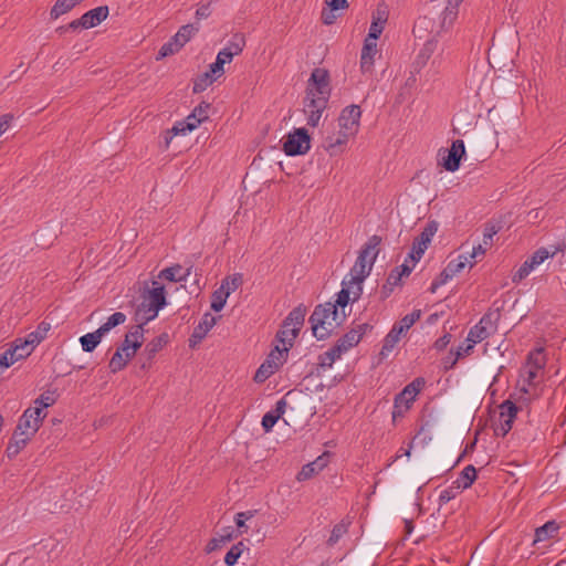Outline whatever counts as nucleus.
Wrapping results in <instances>:
<instances>
[{
	"instance_id": "nucleus-1",
	"label": "nucleus",
	"mask_w": 566,
	"mask_h": 566,
	"mask_svg": "<svg viewBox=\"0 0 566 566\" xmlns=\"http://www.w3.org/2000/svg\"><path fill=\"white\" fill-rule=\"evenodd\" d=\"M329 74L324 69L313 70L308 80L306 96L304 98V114L307 124L316 127L322 118L323 112L329 98Z\"/></svg>"
},
{
	"instance_id": "nucleus-2",
	"label": "nucleus",
	"mask_w": 566,
	"mask_h": 566,
	"mask_svg": "<svg viewBox=\"0 0 566 566\" xmlns=\"http://www.w3.org/2000/svg\"><path fill=\"white\" fill-rule=\"evenodd\" d=\"M348 313L338 310L332 302L319 304L310 316L313 335L317 339H326L346 319Z\"/></svg>"
},
{
	"instance_id": "nucleus-3",
	"label": "nucleus",
	"mask_w": 566,
	"mask_h": 566,
	"mask_svg": "<svg viewBox=\"0 0 566 566\" xmlns=\"http://www.w3.org/2000/svg\"><path fill=\"white\" fill-rule=\"evenodd\" d=\"M380 243V237L371 235L361 247L353 268L345 276V279L355 284H358L359 286H363L365 279L370 274L374 263L378 256V247Z\"/></svg>"
},
{
	"instance_id": "nucleus-4",
	"label": "nucleus",
	"mask_w": 566,
	"mask_h": 566,
	"mask_svg": "<svg viewBox=\"0 0 566 566\" xmlns=\"http://www.w3.org/2000/svg\"><path fill=\"white\" fill-rule=\"evenodd\" d=\"M306 308L302 305L293 308L283 321L281 328L276 333V345L290 350L293 347L295 338L304 324Z\"/></svg>"
},
{
	"instance_id": "nucleus-5",
	"label": "nucleus",
	"mask_w": 566,
	"mask_h": 566,
	"mask_svg": "<svg viewBox=\"0 0 566 566\" xmlns=\"http://www.w3.org/2000/svg\"><path fill=\"white\" fill-rule=\"evenodd\" d=\"M211 105L207 102H201L193 111L180 122H177L171 129L165 133V147L168 148L171 139L177 135H186L199 127L201 123L209 118V111Z\"/></svg>"
},
{
	"instance_id": "nucleus-6",
	"label": "nucleus",
	"mask_w": 566,
	"mask_h": 566,
	"mask_svg": "<svg viewBox=\"0 0 566 566\" xmlns=\"http://www.w3.org/2000/svg\"><path fill=\"white\" fill-rule=\"evenodd\" d=\"M545 366V357L541 349L532 352L525 366L521 369L518 387L524 394L528 392V388L538 384Z\"/></svg>"
},
{
	"instance_id": "nucleus-7",
	"label": "nucleus",
	"mask_w": 566,
	"mask_h": 566,
	"mask_svg": "<svg viewBox=\"0 0 566 566\" xmlns=\"http://www.w3.org/2000/svg\"><path fill=\"white\" fill-rule=\"evenodd\" d=\"M424 379L418 377L408 384L398 395H396L391 412L394 421L403 417L406 412L411 408L417 396L424 387Z\"/></svg>"
},
{
	"instance_id": "nucleus-8",
	"label": "nucleus",
	"mask_w": 566,
	"mask_h": 566,
	"mask_svg": "<svg viewBox=\"0 0 566 566\" xmlns=\"http://www.w3.org/2000/svg\"><path fill=\"white\" fill-rule=\"evenodd\" d=\"M421 317V311L415 310L410 314L403 316L400 321L394 324L390 332L386 335L382 344L380 354L387 356L396 345L399 343L402 336L411 328V326L419 321Z\"/></svg>"
},
{
	"instance_id": "nucleus-9",
	"label": "nucleus",
	"mask_w": 566,
	"mask_h": 566,
	"mask_svg": "<svg viewBox=\"0 0 566 566\" xmlns=\"http://www.w3.org/2000/svg\"><path fill=\"white\" fill-rule=\"evenodd\" d=\"M500 312L489 311L486 312L478 324H475L468 333L467 342H471L473 344H478L492 334H494L497 329V323L500 321Z\"/></svg>"
},
{
	"instance_id": "nucleus-10",
	"label": "nucleus",
	"mask_w": 566,
	"mask_h": 566,
	"mask_svg": "<svg viewBox=\"0 0 566 566\" xmlns=\"http://www.w3.org/2000/svg\"><path fill=\"white\" fill-rule=\"evenodd\" d=\"M287 348L275 345L274 349L268 355L266 359L261 364L254 375L255 382H264L286 361Z\"/></svg>"
},
{
	"instance_id": "nucleus-11",
	"label": "nucleus",
	"mask_w": 566,
	"mask_h": 566,
	"mask_svg": "<svg viewBox=\"0 0 566 566\" xmlns=\"http://www.w3.org/2000/svg\"><path fill=\"white\" fill-rule=\"evenodd\" d=\"M311 148V137L305 128H295L289 133L283 144L287 156L305 155Z\"/></svg>"
},
{
	"instance_id": "nucleus-12",
	"label": "nucleus",
	"mask_w": 566,
	"mask_h": 566,
	"mask_svg": "<svg viewBox=\"0 0 566 566\" xmlns=\"http://www.w3.org/2000/svg\"><path fill=\"white\" fill-rule=\"evenodd\" d=\"M45 417L46 413L41 415V408L25 409L15 428L18 434L33 437Z\"/></svg>"
},
{
	"instance_id": "nucleus-13",
	"label": "nucleus",
	"mask_w": 566,
	"mask_h": 566,
	"mask_svg": "<svg viewBox=\"0 0 566 566\" xmlns=\"http://www.w3.org/2000/svg\"><path fill=\"white\" fill-rule=\"evenodd\" d=\"M361 111L358 105H349L345 107L337 119L338 129L347 133L352 137H355L360 126Z\"/></svg>"
},
{
	"instance_id": "nucleus-14",
	"label": "nucleus",
	"mask_w": 566,
	"mask_h": 566,
	"mask_svg": "<svg viewBox=\"0 0 566 566\" xmlns=\"http://www.w3.org/2000/svg\"><path fill=\"white\" fill-rule=\"evenodd\" d=\"M499 416L494 422V431L497 436H506L512 429L517 415V407L511 400L503 401L499 407Z\"/></svg>"
},
{
	"instance_id": "nucleus-15",
	"label": "nucleus",
	"mask_w": 566,
	"mask_h": 566,
	"mask_svg": "<svg viewBox=\"0 0 566 566\" xmlns=\"http://www.w3.org/2000/svg\"><path fill=\"white\" fill-rule=\"evenodd\" d=\"M464 155L465 146L462 139L453 140L449 149L439 150L442 167L451 172H454L459 169L460 161Z\"/></svg>"
},
{
	"instance_id": "nucleus-16",
	"label": "nucleus",
	"mask_w": 566,
	"mask_h": 566,
	"mask_svg": "<svg viewBox=\"0 0 566 566\" xmlns=\"http://www.w3.org/2000/svg\"><path fill=\"white\" fill-rule=\"evenodd\" d=\"M462 1L463 0H448L443 10L439 14L438 25L432 24L430 33L439 34L451 29L458 18L459 6Z\"/></svg>"
},
{
	"instance_id": "nucleus-17",
	"label": "nucleus",
	"mask_w": 566,
	"mask_h": 566,
	"mask_svg": "<svg viewBox=\"0 0 566 566\" xmlns=\"http://www.w3.org/2000/svg\"><path fill=\"white\" fill-rule=\"evenodd\" d=\"M363 286H359L344 277L342 282V290L337 293V298L333 305H337L338 310L346 312L347 305L359 300Z\"/></svg>"
},
{
	"instance_id": "nucleus-18",
	"label": "nucleus",
	"mask_w": 566,
	"mask_h": 566,
	"mask_svg": "<svg viewBox=\"0 0 566 566\" xmlns=\"http://www.w3.org/2000/svg\"><path fill=\"white\" fill-rule=\"evenodd\" d=\"M350 138L353 137L347 135V133H344L340 129H333L326 133L323 140V147L331 156H336L344 151L345 146Z\"/></svg>"
},
{
	"instance_id": "nucleus-19",
	"label": "nucleus",
	"mask_w": 566,
	"mask_h": 566,
	"mask_svg": "<svg viewBox=\"0 0 566 566\" xmlns=\"http://www.w3.org/2000/svg\"><path fill=\"white\" fill-rule=\"evenodd\" d=\"M378 54L377 42L364 41L360 52V71L364 75H373L374 64Z\"/></svg>"
},
{
	"instance_id": "nucleus-20",
	"label": "nucleus",
	"mask_w": 566,
	"mask_h": 566,
	"mask_svg": "<svg viewBox=\"0 0 566 566\" xmlns=\"http://www.w3.org/2000/svg\"><path fill=\"white\" fill-rule=\"evenodd\" d=\"M387 19L388 14L386 9L378 7L377 10L373 13V21L365 41L377 42L378 38L384 31Z\"/></svg>"
},
{
	"instance_id": "nucleus-21",
	"label": "nucleus",
	"mask_w": 566,
	"mask_h": 566,
	"mask_svg": "<svg viewBox=\"0 0 566 566\" xmlns=\"http://www.w3.org/2000/svg\"><path fill=\"white\" fill-rule=\"evenodd\" d=\"M367 324L357 325L355 328H352L348 333H346L338 342L335 344L343 353L348 352L350 348L356 346L363 335L367 329Z\"/></svg>"
},
{
	"instance_id": "nucleus-22",
	"label": "nucleus",
	"mask_w": 566,
	"mask_h": 566,
	"mask_svg": "<svg viewBox=\"0 0 566 566\" xmlns=\"http://www.w3.org/2000/svg\"><path fill=\"white\" fill-rule=\"evenodd\" d=\"M216 317L209 313H206L200 323L195 327L190 338L189 346L195 347L200 343L209 333V331L216 325Z\"/></svg>"
},
{
	"instance_id": "nucleus-23",
	"label": "nucleus",
	"mask_w": 566,
	"mask_h": 566,
	"mask_svg": "<svg viewBox=\"0 0 566 566\" xmlns=\"http://www.w3.org/2000/svg\"><path fill=\"white\" fill-rule=\"evenodd\" d=\"M143 302L148 306L161 310L166 305L165 287L154 281L153 287L144 294Z\"/></svg>"
},
{
	"instance_id": "nucleus-24",
	"label": "nucleus",
	"mask_w": 566,
	"mask_h": 566,
	"mask_svg": "<svg viewBox=\"0 0 566 566\" xmlns=\"http://www.w3.org/2000/svg\"><path fill=\"white\" fill-rule=\"evenodd\" d=\"M108 17V7L101 6L85 12L83 18V29H90L98 25Z\"/></svg>"
},
{
	"instance_id": "nucleus-25",
	"label": "nucleus",
	"mask_w": 566,
	"mask_h": 566,
	"mask_svg": "<svg viewBox=\"0 0 566 566\" xmlns=\"http://www.w3.org/2000/svg\"><path fill=\"white\" fill-rule=\"evenodd\" d=\"M189 275L190 269H187L185 271L180 264H175L172 266L161 270L158 274V277L169 282L178 283L186 281Z\"/></svg>"
},
{
	"instance_id": "nucleus-26",
	"label": "nucleus",
	"mask_w": 566,
	"mask_h": 566,
	"mask_svg": "<svg viewBox=\"0 0 566 566\" xmlns=\"http://www.w3.org/2000/svg\"><path fill=\"white\" fill-rule=\"evenodd\" d=\"M286 401L284 399H280L276 402L275 409L266 412L262 418V427L265 432H269L272 430V428L275 426L277 420L283 416L285 412Z\"/></svg>"
},
{
	"instance_id": "nucleus-27",
	"label": "nucleus",
	"mask_w": 566,
	"mask_h": 566,
	"mask_svg": "<svg viewBox=\"0 0 566 566\" xmlns=\"http://www.w3.org/2000/svg\"><path fill=\"white\" fill-rule=\"evenodd\" d=\"M327 465V459L322 455L318 457L315 461L307 463L302 468V470L297 473L296 479L298 481H305L321 472Z\"/></svg>"
},
{
	"instance_id": "nucleus-28",
	"label": "nucleus",
	"mask_w": 566,
	"mask_h": 566,
	"mask_svg": "<svg viewBox=\"0 0 566 566\" xmlns=\"http://www.w3.org/2000/svg\"><path fill=\"white\" fill-rule=\"evenodd\" d=\"M437 49H438V40L436 36H432L429 40H427L416 57V62H415L416 65L418 67L426 66L428 61L431 59L433 53L437 51Z\"/></svg>"
},
{
	"instance_id": "nucleus-29",
	"label": "nucleus",
	"mask_w": 566,
	"mask_h": 566,
	"mask_svg": "<svg viewBox=\"0 0 566 566\" xmlns=\"http://www.w3.org/2000/svg\"><path fill=\"white\" fill-rule=\"evenodd\" d=\"M144 343V327L140 325L134 326L126 335L125 339L119 347L139 349Z\"/></svg>"
},
{
	"instance_id": "nucleus-30",
	"label": "nucleus",
	"mask_w": 566,
	"mask_h": 566,
	"mask_svg": "<svg viewBox=\"0 0 566 566\" xmlns=\"http://www.w3.org/2000/svg\"><path fill=\"white\" fill-rule=\"evenodd\" d=\"M158 312L159 310L148 306L147 303L142 302L136 310L135 321L138 323L137 325L143 327L145 324L154 319L158 315Z\"/></svg>"
},
{
	"instance_id": "nucleus-31",
	"label": "nucleus",
	"mask_w": 566,
	"mask_h": 566,
	"mask_svg": "<svg viewBox=\"0 0 566 566\" xmlns=\"http://www.w3.org/2000/svg\"><path fill=\"white\" fill-rule=\"evenodd\" d=\"M31 438L32 437L30 436H20L18 434V430H14L13 436L6 450L8 457H15L27 446Z\"/></svg>"
},
{
	"instance_id": "nucleus-32",
	"label": "nucleus",
	"mask_w": 566,
	"mask_h": 566,
	"mask_svg": "<svg viewBox=\"0 0 566 566\" xmlns=\"http://www.w3.org/2000/svg\"><path fill=\"white\" fill-rule=\"evenodd\" d=\"M558 524L554 521H548L543 526L536 528L534 543L544 542L553 538L558 532Z\"/></svg>"
},
{
	"instance_id": "nucleus-33",
	"label": "nucleus",
	"mask_w": 566,
	"mask_h": 566,
	"mask_svg": "<svg viewBox=\"0 0 566 566\" xmlns=\"http://www.w3.org/2000/svg\"><path fill=\"white\" fill-rule=\"evenodd\" d=\"M199 31V25L185 24L178 32L172 36L175 42L182 48L190 39Z\"/></svg>"
},
{
	"instance_id": "nucleus-34",
	"label": "nucleus",
	"mask_w": 566,
	"mask_h": 566,
	"mask_svg": "<svg viewBox=\"0 0 566 566\" xmlns=\"http://www.w3.org/2000/svg\"><path fill=\"white\" fill-rule=\"evenodd\" d=\"M476 479V470L473 465H467L462 472L460 473L459 478L453 482L459 489H468L472 485V483Z\"/></svg>"
},
{
	"instance_id": "nucleus-35",
	"label": "nucleus",
	"mask_w": 566,
	"mask_h": 566,
	"mask_svg": "<svg viewBox=\"0 0 566 566\" xmlns=\"http://www.w3.org/2000/svg\"><path fill=\"white\" fill-rule=\"evenodd\" d=\"M343 354L344 353L339 349V347L334 345L327 352L318 356V365L324 369L331 368L333 364L342 357Z\"/></svg>"
},
{
	"instance_id": "nucleus-36",
	"label": "nucleus",
	"mask_w": 566,
	"mask_h": 566,
	"mask_svg": "<svg viewBox=\"0 0 566 566\" xmlns=\"http://www.w3.org/2000/svg\"><path fill=\"white\" fill-rule=\"evenodd\" d=\"M104 336L101 334L98 329L94 331L93 333H87L80 337V343L82 346V349L84 352L91 353L93 352L97 345L101 343L102 338Z\"/></svg>"
},
{
	"instance_id": "nucleus-37",
	"label": "nucleus",
	"mask_w": 566,
	"mask_h": 566,
	"mask_svg": "<svg viewBox=\"0 0 566 566\" xmlns=\"http://www.w3.org/2000/svg\"><path fill=\"white\" fill-rule=\"evenodd\" d=\"M168 336L163 334L154 339H151L144 348V355L147 356V359H153L156 354L163 349V347L167 344Z\"/></svg>"
},
{
	"instance_id": "nucleus-38",
	"label": "nucleus",
	"mask_w": 566,
	"mask_h": 566,
	"mask_svg": "<svg viewBox=\"0 0 566 566\" xmlns=\"http://www.w3.org/2000/svg\"><path fill=\"white\" fill-rule=\"evenodd\" d=\"M49 331V325L41 323L34 332H31L23 339L33 350L36 345H39L46 335Z\"/></svg>"
},
{
	"instance_id": "nucleus-39",
	"label": "nucleus",
	"mask_w": 566,
	"mask_h": 566,
	"mask_svg": "<svg viewBox=\"0 0 566 566\" xmlns=\"http://www.w3.org/2000/svg\"><path fill=\"white\" fill-rule=\"evenodd\" d=\"M126 321V315L122 312H116L112 314L105 323H103L97 329L101 332L103 336L111 332L114 327L124 324Z\"/></svg>"
},
{
	"instance_id": "nucleus-40",
	"label": "nucleus",
	"mask_w": 566,
	"mask_h": 566,
	"mask_svg": "<svg viewBox=\"0 0 566 566\" xmlns=\"http://www.w3.org/2000/svg\"><path fill=\"white\" fill-rule=\"evenodd\" d=\"M245 46V39L242 34H234L231 40L227 43V45L223 48V50L231 53V55L234 57L242 53L243 49Z\"/></svg>"
},
{
	"instance_id": "nucleus-41",
	"label": "nucleus",
	"mask_w": 566,
	"mask_h": 566,
	"mask_svg": "<svg viewBox=\"0 0 566 566\" xmlns=\"http://www.w3.org/2000/svg\"><path fill=\"white\" fill-rule=\"evenodd\" d=\"M214 81H217L216 76L211 75L209 71H206L193 81V93L206 91Z\"/></svg>"
},
{
	"instance_id": "nucleus-42",
	"label": "nucleus",
	"mask_w": 566,
	"mask_h": 566,
	"mask_svg": "<svg viewBox=\"0 0 566 566\" xmlns=\"http://www.w3.org/2000/svg\"><path fill=\"white\" fill-rule=\"evenodd\" d=\"M15 361L24 359L31 355L33 349L24 342L19 339L12 348L8 349Z\"/></svg>"
},
{
	"instance_id": "nucleus-43",
	"label": "nucleus",
	"mask_w": 566,
	"mask_h": 566,
	"mask_svg": "<svg viewBox=\"0 0 566 566\" xmlns=\"http://www.w3.org/2000/svg\"><path fill=\"white\" fill-rule=\"evenodd\" d=\"M242 284V274L234 273L222 280L220 287L227 292L228 295L233 293Z\"/></svg>"
},
{
	"instance_id": "nucleus-44",
	"label": "nucleus",
	"mask_w": 566,
	"mask_h": 566,
	"mask_svg": "<svg viewBox=\"0 0 566 566\" xmlns=\"http://www.w3.org/2000/svg\"><path fill=\"white\" fill-rule=\"evenodd\" d=\"M74 8V2H71L70 0H56L54 6L52 7L50 11V15L52 19H57L61 15L67 13Z\"/></svg>"
},
{
	"instance_id": "nucleus-45",
	"label": "nucleus",
	"mask_w": 566,
	"mask_h": 566,
	"mask_svg": "<svg viewBox=\"0 0 566 566\" xmlns=\"http://www.w3.org/2000/svg\"><path fill=\"white\" fill-rule=\"evenodd\" d=\"M229 296L230 295H228L221 287L216 290L212 294L211 308L214 312H220L224 307Z\"/></svg>"
},
{
	"instance_id": "nucleus-46",
	"label": "nucleus",
	"mask_w": 566,
	"mask_h": 566,
	"mask_svg": "<svg viewBox=\"0 0 566 566\" xmlns=\"http://www.w3.org/2000/svg\"><path fill=\"white\" fill-rule=\"evenodd\" d=\"M128 361L129 360H127V358H125V356L119 350L116 349V352L114 353L109 360L108 367L112 373H117L124 369Z\"/></svg>"
},
{
	"instance_id": "nucleus-47",
	"label": "nucleus",
	"mask_w": 566,
	"mask_h": 566,
	"mask_svg": "<svg viewBox=\"0 0 566 566\" xmlns=\"http://www.w3.org/2000/svg\"><path fill=\"white\" fill-rule=\"evenodd\" d=\"M459 492H460V489L455 484H452L451 486L442 490L440 492L439 499H438L439 506H442V505L447 504L448 502H450L451 500H453L459 494Z\"/></svg>"
},
{
	"instance_id": "nucleus-48",
	"label": "nucleus",
	"mask_w": 566,
	"mask_h": 566,
	"mask_svg": "<svg viewBox=\"0 0 566 566\" xmlns=\"http://www.w3.org/2000/svg\"><path fill=\"white\" fill-rule=\"evenodd\" d=\"M242 552H243V544L242 543H238V544L233 545L230 548V551L226 554L224 563L228 566L235 565V563L238 562V559L241 556Z\"/></svg>"
},
{
	"instance_id": "nucleus-49",
	"label": "nucleus",
	"mask_w": 566,
	"mask_h": 566,
	"mask_svg": "<svg viewBox=\"0 0 566 566\" xmlns=\"http://www.w3.org/2000/svg\"><path fill=\"white\" fill-rule=\"evenodd\" d=\"M438 230L436 222L428 223L424 229L421 231V233L416 238L420 242H424L429 245L432 238L434 237L436 232Z\"/></svg>"
},
{
	"instance_id": "nucleus-50",
	"label": "nucleus",
	"mask_w": 566,
	"mask_h": 566,
	"mask_svg": "<svg viewBox=\"0 0 566 566\" xmlns=\"http://www.w3.org/2000/svg\"><path fill=\"white\" fill-rule=\"evenodd\" d=\"M535 269V266H533V264H531L528 262V260H526L521 266L520 269L513 274V282L517 283V282H521L522 280H524L526 276L530 275V273Z\"/></svg>"
},
{
	"instance_id": "nucleus-51",
	"label": "nucleus",
	"mask_w": 566,
	"mask_h": 566,
	"mask_svg": "<svg viewBox=\"0 0 566 566\" xmlns=\"http://www.w3.org/2000/svg\"><path fill=\"white\" fill-rule=\"evenodd\" d=\"M552 254L548 252L547 249L541 248L536 250L531 258H528V262L533 264V266H538L542 264L545 260H547Z\"/></svg>"
},
{
	"instance_id": "nucleus-52",
	"label": "nucleus",
	"mask_w": 566,
	"mask_h": 566,
	"mask_svg": "<svg viewBox=\"0 0 566 566\" xmlns=\"http://www.w3.org/2000/svg\"><path fill=\"white\" fill-rule=\"evenodd\" d=\"M454 275L449 272L447 268L440 273L439 277H437L430 286V292L436 293V291L444 285L449 280H451Z\"/></svg>"
},
{
	"instance_id": "nucleus-53",
	"label": "nucleus",
	"mask_w": 566,
	"mask_h": 566,
	"mask_svg": "<svg viewBox=\"0 0 566 566\" xmlns=\"http://www.w3.org/2000/svg\"><path fill=\"white\" fill-rule=\"evenodd\" d=\"M181 48L175 42V40L171 38L167 43H165L159 52H158V57L161 59V57H166V56H169V55H172L175 53H177Z\"/></svg>"
},
{
	"instance_id": "nucleus-54",
	"label": "nucleus",
	"mask_w": 566,
	"mask_h": 566,
	"mask_svg": "<svg viewBox=\"0 0 566 566\" xmlns=\"http://www.w3.org/2000/svg\"><path fill=\"white\" fill-rule=\"evenodd\" d=\"M54 398L52 395H41L39 398L34 400V406L32 408H41V415L45 413L44 409L52 406L54 403Z\"/></svg>"
},
{
	"instance_id": "nucleus-55",
	"label": "nucleus",
	"mask_w": 566,
	"mask_h": 566,
	"mask_svg": "<svg viewBox=\"0 0 566 566\" xmlns=\"http://www.w3.org/2000/svg\"><path fill=\"white\" fill-rule=\"evenodd\" d=\"M401 281H402L401 274L398 273V270L394 269V270H391V272L389 273V275L387 277L385 289L388 287L389 291H392L395 286H399L401 284Z\"/></svg>"
},
{
	"instance_id": "nucleus-56",
	"label": "nucleus",
	"mask_w": 566,
	"mask_h": 566,
	"mask_svg": "<svg viewBox=\"0 0 566 566\" xmlns=\"http://www.w3.org/2000/svg\"><path fill=\"white\" fill-rule=\"evenodd\" d=\"M431 24V20L428 17H421L419 18L413 27V33L418 38H422L421 32L428 30L429 25Z\"/></svg>"
},
{
	"instance_id": "nucleus-57",
	"label": "nucleus",
	"mask_w": 566,
	"mask_h": 566,
	"mask_svg": "<svg viewBox=\"0 0 566 566\" xmlns=\"http://www.w3.org/2000/svg\"><path fill=\"white\" fill-rule=\"evenodd\" d=\"M347 532L346 526L344 524H337L333 527L331 536L328 538V543L331 545L336 544L339 538Z\"/></svg>"
},
{
	"instance_id": "nucleus-58",
	"label": "nucleus",
	"mask_w": 566,
	"mask_h": 566,
	"mask_svg": "<svg viewBox=\"0 0 566 566\" xmlns=\"http://www.w3.org/2000/svg\"><path fill=\"white\" fill-rule=\"evenodd\" d=\"M476 344H473L471 342H464L461 346H459L458 350H457V356L455 358L451 361V367L457 363V360L459 359V357L461 356H464V355H469L471 353V350L473 349V347L475 346Z\"/></svg>"
},
{
	"instance_id": "nucleus-59",
	"label": "nucleus",
	"mask_w": 566,
	"mask_h": 566,
	"mask_svg": "<svg viewBox=\"0 0 566 566\" xmlns=\"http://www.w3.org/2000/svg\"><path fill=\"white\" fill-rule=\"evenodd\" d=\"M15 363L12 354L7 349L3 354L0 355V370L1 373L12 366Z\"/></svg>"
},
{
	"instance_id": "nucleus-60",
	"label": "nucleus",
	"mask_w": 566,
	"mask_h": 566,
	"mask_svg": "<svg viewBox=\"0 0 566 566\" xmlns=\"http://www.w3.org/2000/svg\"><path fill=\"white\" fill-rule=\"evenodd\" d=\"M497 233V229L494 226H486L483 232V244L490 247L493 237Z\"/></svg>"
},
{
	"instance_id": "nucleus-61",
	"label": "nucleus",
	"mask_w": 566,
	"mask_h": 566,
	"mask_svg": "<svg viewBox=\"0 0 566 566\" xmlns=\"http://www.w3.org/2000/svg\"><path fill=\"white\" fill-rule=\"evenodd\" d=\"M223 66H224V64L222 62H220L218 59H216V62L209 66L208 71L210 72L211 75L216 76V78L218 80L224 73Z\"/></svg>"
},
{
	"instance_id": "nucleus-62",
	"label": "nucleus",
	"mask_w": 566,
	"mask_h": 566,
	"mask_svg": "<svg viewBox=\"0 0 566 566\" xmlns=\"http://www.w3.org/2000/svg\"><path fill=\"white\" fill-rule=\"evenodd\" d=\"M211 14L210 3L200 4L196 10L198 20L207 19Z\"/></svg>"
},
{
	"instance_id": "nucleus-63",
	"label": "nucleus",
	"mask_w": 566,
	"mask_h": 566,
	"mask_svg": "<svg viewBox=\"0 0 566 566\" xmlns=\"http://www.w3.org/2000/svg\"><path fill=\"white\" fill-rule=\"evenodd\" d=\"M413 268L415 265L411 264L408 259H406L401 265L396 266L395 269L398 270V273L401 274L402 277H405L410 275Z\"/></svg>"
},
{
	"instance_id": "nucleus-64",
	"label": "nucleus",
	"mask_w": 566,
	"mask_h": 566,
	"mask_svg": "<svg viewBox=\"0 0 566 566\" xmlns=\"http://www.w3.org/2000/svg\"><path fill=\"white\" fill-rule=\"evenodd\" d=\"M451 340V335L449 333H446L443 336L439 337L434 344H433V347L437 349V350H443L448 344L450 343Z\"/></svg>"
}]
</instances>
